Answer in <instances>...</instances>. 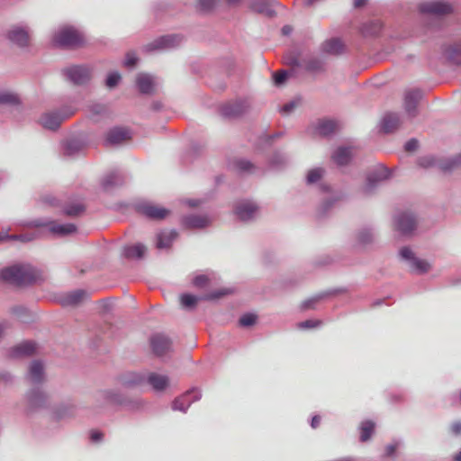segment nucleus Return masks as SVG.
I'll list each match as a JSON object with an SVG mask.
<instances>
[{"mask_svg": "<svg viewBox=\"0 0 461 461\" xmlns=\"http://www.w3.org/2000/svg\"><path fill=\"white\" fill-rule=\"evenodd\" d=\"M146 383H148L154 391H164L168 385V377L157 373H149L146 375Z\"/></svg>", "mask_w": 461, "mask_h": 461, "instance_id": "4be33fe9", "label": "nucleus"}, {"mask_svg": "<svg viewBox=\"0 0 461 461\" xmlns=\"http://www.w3.org/2000/svg\"><path fill=\"white\" fill-rule=\"evenodd\" d=\"M316 301H317V299H311V300H308V301H306V302H304V303H303V307L304 309H308V308L312 307V304L313 303H315Z\"/></svg>", "mask_w": 461, "mask_h": 461, "instance_id": "338daca9", "label": "nucleus"}, {"mask_svg": "<svg viewBox=\"0 0 461 461\" xmlns=\"http://www.w3.org/2000/svg\"><path fill=\"white\" fill-rule=\"evenodd\" d=\"M211 220L206 216L190 215L184 219V223L189 228H204L210 223Z\"/></svg>", "mask_w": 461, "mask_h": 461, "instance_id": "7c9ffc66", "label": "nucleus"}, {"mask_svg": "<svg viewBox=\"0 0 461 461\" xmlns=\"http://www.w3.org/2000/svg\"><path fill=\"white\" fill-rule=\"evenodd\" d=\"M34 225L48 227V230L50 233L59 237L69 235L77 230L76 226L72 223H59L58 221L45 222L41 221H35Z\"/></svg>", "mask_w": 461, "mask_h": 461, "instance_id": "0eeeda50", "label": "nucleus"}, {"mask_svg": "<svg viewBox=\"0 0 461 461\" xmlns=\"http://www.w3.org/2000/svg\"><path fill=\"white\" fill-rule=\"evenodd\" d=\"M0 278L14 285H25L35 281L36 274L29 266H13L0 271Z\"/></svg>", "mask_w": 461, "mask_h": 461, "instance_id": "f257e3e1", "label": "nucleus"}, {"mask_svg": "<svg viewBox=\"0 0 461 461\" xmlns=\"http://www.w3.org/2000/svg\"><path fill=\"white\" fill-rule=\"evenodd\" d=\"M296 106V103L295 102H290L288 104H285L282 109H281V112L284 113H291Z\"/></svg>", "mask_w": 461, "mask_h": 461, "instance_id": "bf43d9fd", "label": "nucleus"}, {"mask_svg": "<svg viewBox=\"0 0 461 461\" xmlns=\"http://www.w3.org/2000/svg\"><path fill=\"white\" fill-rule=\"evenodd\" d=\"M399 255L402 260L406 261L411 271L417 274H424L430 269V264L426 260L416 258L413 251L408 247L402 248Z\"/></svg>", "mask_w": 461, "mask_h": 461, "instance_id": "20e7f679", "label": "nucleus"}, {"mask_svg": "<svg viewBox=\"0 0 461 461\" xmlns=\"http://www.w3.org/2000/svg\"><path fill=\"white\" fill-rule=\"evenodd\" d=\"M96 401L103 405H115L134 408L132 402L118 390L106 389L97 393Z\"/></svg>", "mask_w": 461, "mask_h": 461, "instance_id": "7ed1b4c3", "label": "nucleus"}, {"mask_svg": "<svg viewBox=\"0 0 461 461\" xmlns=\"http://www.w3.org/2000/svg\"><path fill=\"white\" fill-rule=\"evenodd\" d=\"M138 59L133 52H129L126 55V59L124 60V65L128 68H132L137 64Z\"/></svg>", "mask_w": 461, "mask_h": 461, "instance_id": "5fc2aeb1", "label": "nucleus"}, {"mask_svg": "<svg viewBox=\"0 0 461 461\" xmlns=\"http://www.w3.org/2000/svg\"><path fill=\"white\" fill-rule=\"evenodd\" d=\"M399 124V116L396 113H388L382 120L381 130L385 133H390L396 130Z\"/></svg>", "mask_w": 461, "mask_h": 461, "instance_id": "a878e982", "label": "nucleus"}, {"mask_svg": "<svg viewBox=\"0 0 461 461\" xmlns=\"http://www.w3.org/2000/svg\"><path fill=\"white\" fill-rule=\"evenodd\" d=\"M85 206L82 203H75L68 205L65 209V213L69 216H77L84 212Z\"/></svg>", "mask_w": 461, "mask_h": 461, "instance_id": "37998d69", "label": "nucleus"}, {"mask_svg": "<svg viewBox=\"0 0 461 461\" xmlns=\"http://www.w3.org/2000/svg\"><path fill=\"white\" fill-rule=\"evenodd\" d=\"M287 78L285 71H279L274 75V81L276 86L282 85Z\"/></svg>", "mask_w": 461, "mask_h": 461, "instance_id": "6e6d98bb", "label": "nucleus"}, {"mask_svg": "<svg viewBox=\"0 0 461 461\" xmlns=\"http://www.w3.org/2000/svg\"><path fill=\"white\" fill-rule=\"evenodd\" d=\"M357 240L360 245L369 244L374 240V233L370 229H362L357 234Z\"/></svg>", "mask_w": 461, "mask_h": 461, "instance_id": "e433bc0d", "label": "nucleus"}, {"mask_svg": "<svg viewBox=\"0 0 461 461\" xmlns=\"http://www.w3.org/2000/svg\"><path fill=\"white\" fill-rule=\"evenodd\" d=\"M273 5V0H255L250 2L249 8L255 13L272 17L276 14Z\"/></svg>", "mask_w": 461, "mask_h": 461, "instance_id": "a211bd4d", "label": "nucleus"}, {"mask_svg": "<svg viewBox=\"0 0 461 461\" xmlns=\"http://www.w3.org/2000/svg\"><path fill=\"white\" fill-rule=\"evenodd\" d=\"M74 110L68 109L62 113L50 112L44 113L41 118V124L49 130H56L60 123L74 113Z\"/></svg>", "mask_w": 461, "mask_h": 461, "instance_id": "423d86ee", "label": "nucleus"}, {"mask_svg": "<svg viewBox=\"0 0 461 461\" xmlns=\"http://www.w3.org/2000/svg\"><path fill=\"white\" fill-rule=\"evenodd\" d=\"M340 194H332L330 198L326 199L321 205V210L322 212H326L336 202L341 199Z\"/></svg>", "mask_w": 461, "mask_h": 461, "instance_id": "a18cd8bd", "label": "nucleus"}, {"mask_svg": "<svg viewBox=\"0 0 461 461\" xmlns=\"http://www.w3.org/2000/svg\"><path fill=\"white\" fill-rule=\"evenodd\" d=\"M6 240H19L22 241H27L29 239H26L24 236H16V235H8L6 230L0 231V242Z\"/></svg>", "mask_w": 461, "mask_h": 461, "instance_id": "8fccbe9b", "label": "nucleus"}, {"mask_svg": "<svg viewBox=\"0 0 461 461\" xmlns=\"http://www.w3.org/2000/svg\"><path fill=\"white\" fill-rule=\"evenodd\" d=\"M201 398V393L197 389L187 391L173 402V410L185 412L192 402Z\"/></svg>", "mask_w": 461, "mask_h": 461, "instance_id": "9b49d317", "label": "nucleus"}, {"mask_svg": "<svg viewBox=\"0 0 461 461\" xmlns=\"http://www.w3.org/2000/svg\"><path fill=\"white\" fill-rule=\"evenodd\" d=\"M394 224L399 232L406 235L411 233L415 230L417 221L413 214L404 212H400L395 216Z\"/></svg>", "mask_w": 461, "mask_h": 461, "instance_id": "6e6552de", "label": "nucleus"}, {"mask_svg": "<svg viewBox=\"0 0 461 461\" xmlns=\"http://www.w3.org/2000/svg\"><path fill=\"white\" fill-rule=\"evenodd\" d=\"M182 38L178 35L162 36L146 46L148 51L162 50L174 48L180 44Z\"/></svg>", "mask_w": 461, "mask_h": 461, "instance_id": "9d476101", "label": "nucleus"}, {"mask_svg": "<svg viewBox=\"0 0 461 461\" xmlns=\"http://www.w3.org/2000/svg\"><path fill=\"white\" fill-rule=\"evenodd\" d=\"M28 379L32 384H40L44 379V368L43 365L40 361H33L28 373Z\"/></svg>", "mask_w": 461, "mask_h": 461, "instance_id": "393cba45", "label": "nucleus"}, {"mask_svg": "<svg viewBox=\"0 0 461 461\" xmlns=\"http://www.w3.org/2000/svg\"><path fill=\"white\" fill-rule=\"evenodd\" d=\"M389 177V173L386 168H380L367 176L366 184L365 185V192L370 193L381 182Z\"/></svg>", "mask_w": 461, "mask_h": 461, "instance_id": "aec40b11", "label": "nucleus"}, {"mask_svg": "<svg viewBox=\"0 0 461 461\" xmlns=\"http://www.w3.org/2000/svg\"><path fill=\"white\" fill-rule=\"evenodd\" d=\"M85 294H86V293L83 290H77V291L71 293L68 296V299H67L68 303H69V304L78 303L83 299Z\"/></svg>", "mask_w": 461, "mask_h": 461, "instance_id": "49530a36", "label": "nucleus"}, {"mask_svg": "<svg viewBox=\"0 0 461 461\" xmlns=\"http://www.w3.org/2000/svg\"><path fill=\"white\" fill-rule=\"evenodd\" d=\"M404 148H405L406 151H409V152L414 151L418 148V141L414 139L410 140L409 141L406 142Z\"/></svg>", "mask_w": 461, "mask_h": 461, "instance_id": "13d9d810", "label": "nucleus"}, {"mask_svg": "<svg viewBox=\"0 0 461 461\" xmlns=\"http://www.w3.org/2000/svg\"><path fill=\"white\" fill-rule=\"evenodd\" d=\"M420 11L424 14L442 15L451 13L452 7L442 1H429L420 5Z\"/></svg>", "mask_w": 461, "mask_h": 461, "instance_id": "f8f14e48", "label": "nucleus"}, {"mask_svg": "<svg viewBox=\"0 0 461 461\" xmlns=\"http://www.w3.org/2000/svg\"><path fill=\"white\" fill-rule=\"evenodd\" d=\"M55 44L62 47H76L83 42L81 33L72 27L60 28L53 36Z\"/></svg>", "mask_w": 461, "mask_h": 461, "instance_id": "f03ea898", "label": "nucleus"}, {"mask_svg": "<svg viewBox=\"0 0 461 461\" xmlns=\"http://www.w3.org/2000/svg\"><path fill=\"white\" fill-rule=\"evenodd\" d=\"M320 421H321L320 416H318V415L313 416L312 419V422H311L312 428L316 429L319 426Z\"/></svg>", "mask_w": 461, "mask_h": 461, "instance_id": "0e129e2a", "label": "nucleus"}, {"mask_svg": "<svg viewBox=\"0 0 461 461\" xmlns=\"http://www.w3.org/2000/svg\"><path fill=\"white\" fill-rule=\"evenodd\" d=\"M7 38L21 47L26 46L30 39L29 30L21 25L13 26L7 32Z\"/></svg>", "mask_w": 461, "mask_h": 461, "instance_id": "2eb2a0df", "label": "nucleus"}, {"mask_svg": "<svg viewBox=\"0 0 461 461\" xmlns=\"http://www.w3.org/2000/svg\"><path fill=\"white\" fill-rule=\"evenodd\" d=\"M18 96L9 91H0V104H15L18 103Z\"/></svg>", "mask_w": 461, "mask_h": 461, "instance_id": "58836bf2", "label": "nucleus"}, {"mask_svg": "<svg viewBox=\"0 0 461 461\" xmlns=\"http://www.w3.org/2000/svg\"><path fill=\"white\" fill-rule=\"evenodd\" d=\"M140 212L154 220H161L169 214V211L149 202L140 203L137 205Z\"/></svg>", "mask_w": 461, "mask_h": 461, "instance_id": "1a4fd4ad", "label": "nucleus"}, {"mask_svg": "<svg viewBox=\"0 0 461 461\" xmlns=\"http://www.w3.org/2000/svg\"><path fill=\"white\" fill-rule=\"evenodd\" d=\"M136 84L142 94H150L154 87V80L150 75L139 74Z\"/></svg>", "mask_w": 461, "mask_h": 461, "instance_id": "cd10ccee", "label": "nucleus"}, {"mask_svg": "<svg viewBox=\"0 0 461 461\" xmlns=\"http://www.w3.org/2000/svg\"><path fill=\"white\" fill-rule=\"evenodd\" d=\"M249 107L245 100H240L235 103L228 104L222 107V114L227 117H235L244 113Z\"/></svg>", "mask_w": 461, "mask_h": 461, "instance_id": "6ab92c4d", "label": "nucleus"}, {"mask_svg": "<svg viewBox=\"0 0 461 461\" xmlns=\"http://www.w3.org/2000/svg\"><path fill=\"white\" fill-rule=\"evenodd\" d=\"M200 201L199 200H186L185 201V203H187L190 207H195V206H198L200 204Z\"/></svg>", "mask_w": 461, "mask_h": 461, "instance_id": "69168bd1", "label": "nucleus"}, {"mask_svg": "<svg viewBox=\"0 0 461 461\" xmlns=\"http://www.w3.org/2000/svg\"><path fill=\"white\" fill-rule=\"evenodd\" d=\"M451 431L455 434V435H457L461 432V422H455L452 424L451 426Z\"/></svg>", "mask_w": 461, "mask_h": 461, "instance_id": "052dcab7", "label": "nucleus"}, {"mask_svg": "<svg viewBox=\"0 0 461 461\" xmlns=\"http://www.w3.org/2000/svg\"><path fill=\"white\" fill-rule=\"evenodd\" d=\"M198 301L199 297L193 294H185L181 295V304L184 308L186 309L194 308Z\"/></svg>", "mask_w": 461, "mask_h": 461, "instance_id": "ea45409f", "label": "nucleus"}, {"mask_svg": "<svg viewBox=\"0 0 461 461\" xmlns=\"http://www.w3.org/2000/svg\"><path fill=\"white\" fill-rule=\"evenodd\" d=\"M396 447H397L396 444L388 445L385 448L386 455L392 456L394 453Z\"/></svg>", "mask_w": 461, "mask_h": 461, "instance_id": "e2e57ef3", "label": "nucleus"}, {"mask_svg": "<svg viewBox=\"0 0 461 461\" xmlns=\"http://www.w3.org/2000/svg\"><path fill=\"white\" fill-rule=\"evenodd\" d=\"M339 128V124L333 120L320 121L317 126L318 132L322 136H329L336 132Z\"/></svg>", "mask_w": 461, "mask_h": 461, "instance_id": "c756f323", "label": "nucleus"}, {"mask_svg": "<svg viewBox=\"0 0 461 461\" xmlns=\"http://www.w3.org/2000/svg\"><path fill=\"white\" fill-rule=\"evenodd\" d=\"M306 68L312 72H319L323 70L324 63L319 59H311L306 63Z\"/></svg>", "mask_w": 461, "mask_h": 461, "instance_id": "a19ab883", "label": "nucleus"}, {"mask_svg": "<svg viewBox=\"0 0 461 461\" xmlns=\"http://www.w3.org/2000/svg\"><path fill=\"white\" fill-rule=\"evenodd\" d=\"M374 429L375 423L373 421H363L360 425V440L363 442L367 441L371 438Z\"/></svg>", "mask_w": 461, "mask_h": 461, "instance_id": "c9c22d12", "label": "nucleus"}, {"mask_svg": "<svg viewBox=\"0 0 461 461\" xmlns=\"http://www.w3.org/2000/svg\"><path fill=\"white\" fill-rule=\"evenodd\" d=\"M389 177V173L386 168H380L367 176L366 184L365 185V192L370 193L381 182Z\"/></svg>", "mask_w": 461, "mask_h": 461, "instance_id": "412c9836", "label": "nucleus"}, {"mask_svg": "<svg viewBox=\"0 0 461 461\" xmlns=\"http://www.w3.org/2000/svg\"><path fill=\"white\" fill-rule=\"evenodd\" d=\"M177 233L175 230H164L158 234L157 247L158 249H167L176 239Z\"/></svg>", "mask_w": 461, "mask_h": 461, "instance_id": "c85d7f7f", "label": "nucleus"}, {"mask_svg": "<svg viewBox=\"0 0 461 461\" xmlns=\"http://www.w3.org/2000/svg\"><path fill=\"white\" fill-rule=\"evenodd\" d=\"M453 164L455 166H461V154L455 158Z\"/></svg>", "mask_w": 461, "mask_h": 461, "instance_id": "774afa93", "label": "nucleus"}, {"mask_svg": "<svg viewBox=\"0 0 461 461\" xmlns=\"http://www.w3.org/2000/svg\"><path fill=\"white\" fill-rule=\"evenodd\" d=\"M66 77L75 85H85L91 78V70L86 66H72L64 69Z\"/></svg>", "mask_w": 461, "mask_h": 461, "instance_id": "39448f33", "label": "nucleus"}, {"mask_svg": "<svg viewBox=\"0 0 461 461\" xmlns=\"http://www.w3.org/2000/svg\"><path fill=\"white\" fill-rule=\"evenodd\" d=\"M237 167L242 172H251L253 168V165L248 160L238 161Z\"/></svg>", "mask_w": 461, "mask_h": 461, "instance_id": "864d4df0", "label": "nucleus"}, {"mask_svg": "<svg viewBox=\"0 0 461 461\" xmlns=\"http://www.w3.org/2000/svg\"><path fill=\"white\" fill-rule=\"evenodd\" d=\"M150 346L155 355L162 357L170 351L171 341L163 334H155L150 338Z\"/></svg>", "mask_w": 461, "mask_h": 461, "instance_id": "ddd939ff", "label": "nucleus"}, {"mask_svg": "<svg viewBox=\"0 0 461 461\" xmlns=\"http://www.w3.org/2000/svg\"><path fill=\"white\" fill-rule=\"evenodd\" d=\"M119 383L123 388L141 386L146 383V375L138 373H127L120 377Z\"/></svg>", "mask_w": 461, "mask_h": 461, "instance_id": "f3484780", "label": "nucleus"}, {"mask_svg": "<svg viewBox=\"0 0 461 461\" xmlns=\"http://www.w3.org/2000/svg\"><path fill=\"white\" fill-rule=\"evenodd\" d=\"M90 437H91L92 441L97 442V441L101 440L103 434L99 431H92Z\"/></svg>", "mask_w": 461, "mask_h": 461, "instance_id": "680f3d73", "label": "nucleus"}, {"mask_svg": "<svg viewBox=\"0 0 461 461\" xmlns=\"http://www.w3.org/2000/svg\"><path fill=\"white\" fill-rule=\"evenodd\" d=\"M419 164L423 167H433L436 164V159L431 156L422 157L419 159Z\"/></svg>", "mask_w": 461, "mask_h": 461, "instance_id": "3c124183", "label": "nucleus"}, {"mask_svg": "<svg viewBox=\"0 0 461 461\" xmlns=\"http://www.w3.org/2000/svg\"><path fill=\"white\" fill-rule=\"evenodd\" d=\"M88 112L92 117L104 115L107 112V108L105 105L101 104H93L89 105Z\"/></svg>", "mask_w": 461, "mask_h": 461, "instance_id": "79ce46f5", "label": "nucleus"}, {"mask_svg": "<svg viewBox=\"0 0 461 461\" xmlns=\"http://www.w3.org/2000/svg\"><path fill=\"white\" fill-rule=\"evenodd\" d=\"M324 172H325L324 169L321 167H315V168L311 169L308 172L307 176H306L307 183L308 184L317 183L320 179H321V177L324 175Z\"/></svg>", "mask_w": 461, "mask_h": 461, "instance_id": "4c0bfd02", "label": "nucleus"}, {"mask_svg": "<svg viewBox=\"0 0 461 461\" xmlns=\"http://www.w3.org/2000/svg\"><path fill=\"white\" fill-rule=\"evenodd\" d=\"M256 321V317L253 314H245L240 319V324L244 327L250 326Z\"/></svg>", "mask_w": 461, "mask_h": 461, "instance_id": "09e8293b", "label": "nucleus"}, {"mask_svg": "<svg viewBox=\"0 0 461 461\" xmlns=\"http://www.w3.org/2000/svg\"><path fill=\"white\" fill-rule=\"evenodd\" d=\"M258 213L257 205L249 201H242L236 204L235 214L241 221L253 219Z\"/></svg>", "mask_w": 461, "mask_h": 461, "instance_id": "4468645a", "label": "nucleus"}, {"mask_svg": "<svg viewBox=\"0 0 461 461\" xmlns=\"http://www.w3.org/2000/svg\"><path fill=\"white\" fill-rule=\"evenodd\" d=\"M344 44L339 39L333 38L322 44V50L331 55H339L344 51Z\"/></svg>", "mask_w": 461, "mask_h": 461, "instance_id": "bb28decb", "label": "nucleus"}, {"mask_svg": "<svg viewBox=\"0 0 461 461\" xmlns=\"http://www.w3.org/2000/svg\"><path fill=\"white\" fill-rule=\"evenodd\" d=\"M121 184H122V177L119 173L115 172L105 176L102 182V185L105 190Z\"/></svg>", "mask_w": 461, "mask_h": 461, "instance_id": "f704fd0d", "label": "nucleus"}, {"mask_svg": "<svg viewBox=\"0 0 461 461\" xmlns=\"http://www.w3.org/2000/svg\"><path fill=\"white\" fill-rule=\"evenodd\" d=\"M321 324L320 321L307 320L297 324L300 329H311L315 328Z\"/></svg>", "mask_w": 461, "mask_h": 461, "instance_id": "603ef678", "label": "nucleus"}, {"mask_svg": "<svg viewBox=\"0 0 461 461\" xmlns=\"http://www.w3.org/2000/svg\"><path fill=\"white\" fill-rule=\"evenodd\" d=\"M352 157V152L350 148L339 147L338 148L332 155V158L339 166H343L348 164Z\"/></svg>", "mask_w": 461, "mask_h": 461, "instance_id": "473e14b6", "label": "nucleus"}, {"mask_svg": "<svg viewBox=\"0 0 461 461\" xmlns=\"http://www.w3.org/2000/svg\"><path fill=\"white\" fill-rule=\"evenodd\" d=\"M35 349L36 345L34 342L24 341L14 348L12 353L14 357L30 356L35 351Z\"/></svg>", "mask_w": 461, "mask_h": 461, "instance_id": "72a5a7b5", "label": "nucleus"}, {"mask_svg": "<svg viewBox=\"0 0 461 461\" xmlns=\"http://www.w3.org/2000/svg\"><path fill=\"white\" fill-rule=\"evenodd\" d=\"M121 79V76L117 72H113L108 75L106 78V86L110 88L114 87L118 85Z\"/></svg>", "mask_w": 461, "mask_h": 461, "instance_id": "de8ad7c7", "label": "nucleus"}, {"mask_svg": "<svg viewBox=\"0 0 461 461\" xmlns=\"http://www.w3.org/2000/svg\"><path fill=\"white\" fill-rule=\"evenodd\" d=\"M28 402L33 409L44 406L47 403L48 397L40 388L32 389L28 393Z\"/></svg>", "mask_w": 461, "mask_h": 461, "instance_id": "b1692460", "label": "nucleus"}, {"mask_svg": "<svg viewBox=\"0 0 461 461\" xmlns=\"http://www.w3.org/2000/svg\"><path fill=\"white\" fill-rule=\"evenodd\" d=\"M131 139V132L125 128H114L111 130L108 134L106 140L110 144H122V142Z\"/></svg>", "mask_w": 461, "mask_h": 461, "instance_id": "5701e85b", "label": "nucleus"}, {"mask_svg": "<svg viewBox=\"0 0 461 461\" xmlns=\"http://www.w3.org/2000/svg\"><path fill=\"white\" fill-rule=\"evenodd\" d=\"M421 98V92L418 89H411L406 91L404 95V108L410 116L416 114L417 104Z\"/></svg>", "mask_w": 461, "mask_h": 461, "instance_id": "dca6fc26", "label": "nucleus"}, {"mask_svg": "<svg viewBox=\"0 0 461 461\" xmlns=\"http://www.w3.org/2000/svg\"><path fill=\"white\" fill-rule=\"evenodd\" d=\"M208 282V278L204 275H200L194 277L193 283L197 287H203Z\"/></svg>", "mask_w": 461, "mask_h": 461, "instance_id": "4d7b16f0", "label": "nucleus"}, {"mask_svg": "<svg viewBox=\"0 0 461 461\" xmlns=\"http://www.w3.org/2000/svg\"><path fill=\"white\" fill-rule=\"evenodd\" d=\"M81 149V145L76 140H68L65 143L64 149L67 155H74Z\"/></svg>", "mask_w": 461, "mask_h": 461, "instance_id": "c03bdc74", "label": "nucleus"}, {"mask_svg": "<svg viewBox=\"0 0 461 461\" xmlns=\"http://www.w3.org/2000/svg\"><path fill=\"white\" fill-rule=\"evenodd\" d=\"M146 247L138 243L135 245L127 246L123 249V255L125 258L130 259L141 258L146 253Z\"/></svg>", "mask_w": 461, "mask_h": 461, "instance_id": "2f4dec72", "label": "nucleus"}]
</instances>
